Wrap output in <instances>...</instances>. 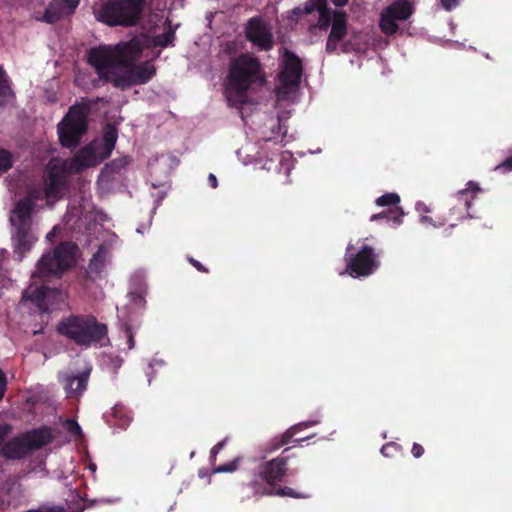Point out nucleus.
I'll use <instances>...</instances> for the list:
<instances>
[{"label": "nucleus", "mask_w": 512, "mask_h": 512, "mask_svg": "<svg viewBox=\"0 0 512 512\" xmlns=\"http://www.w3.org/2000/svg\"><path fill=\"white\" fill-rule=\"evenodd\" d=\"M11 426L9 424H0V455L8 459H20L29 453L28 446L24 435L21 434L12 438L3 444L4 438L10 433Z\"/></svg>", "instance_id": "4468645a"}, {"label": "nucleus", "mask_w": 512, "mask_h": 512, "mask_svg": "<svg viewBox=\"0 0 512 512\" xmlns=\"http://www.w3.org/2000/svg\"><path fill=\"white\" fill-rule=\"evenodd\" d=\"M319 422H320V419L316 418L314 420H308V421H305V422L295 425L289 431H287V433L282 437V439L276 445H274L272 450H276V449L280 448L282 445L286 444L288 441L287 438L293 436L295 433H297L301 429L317 425Z\"/></svg>", "instance_id": "393cba45"}, {"label": "nucleus", "mask_w": 512, "mask_h": 512, "mask_svg": "<svg viewBox=\"0 0 512 512\" xmlns=\"http://www.w3.org/2000/svg\"><path fill=\"white\" fill-rule=\"evenodd\" d=\"M413 13L411 4L406 0H395L386 7L380 16V28L382 32L391 35L397 32L399 21L407 20Z\"/></svg>", "instance_id": "ddd939ff"}, {"label": "nucleus", "mask_w": 512, "mask_h": 512, "mask_svg": "<svg viewBox=\"0 0 512 512\" xmlns=\"http://www.w3.org/2000/svg\"><path fill=\"white\" fill-rule=\"evenodd\" d=\"M502 169L504 171H511L512 170V155L507 158L503 163L497 165L495 167V170Z\"/></svg>", "instance_id": "ea45409f"}, {"label": "nucleus", "mask_w": 512, "mask_h": 512, "mask_svg": "<svg viewBox=\"0 0 512 512\" xmlns=\"http://www.w3.org/2000/svg\"><path fill=\"white\" fill-rule=\"evenodd\" d=\"M58 231V226H54L50 232L47 233L46 239L52 241Z\"/></svg>", "instance_id": "de8ad7c7"}, {"label": "nucleus", "mask_w": 512, "mask_h": 512, "mask_svg": "<svg viewBox=\"0 0 512 512\" xmlns=\"http://www.w3.org/2000/svg\"><path fill=\"white\" fill-rule=\"evenodd\" d=\"M57 331L81 346H103L108 342L106 325L93 316H70L58 324Z\"/></svg>", "instance_id": "39448f33"}, {"label": "nucleus", "mask_w": 512, "mask_h": 512, "mask_svg": "<svg viewBox=\"0 0 512 512\" xmlns=\"http://www.w3.org/2000/svg\"><path fill=\"white\" fill-rule=\"evenodd\" d=\"M77 246L71 242L61 243L54 252L44 254L37 263L32 278L58 275L76 263Z\"/></svg>", "instance_id": "1a4fd4ad"}, {"label": "nucleus", "mask_w": 512, "mask_h": 512, "mask_svg": "<svg viewBox=\"0 0 512 512\" xmlns=\"http://www.w3.org/2000/svg\"><path fill=\"white\" fill-rule=\"evenodd\" d=\"M292 155L289 152H283L281 154L280 169H285V173L289 174L291 170L290 160Z\"/></svg>", "instance_id": "c9c22d12"}, {"label": "nucleus", "mask_w": 512, "mask_h": 512, "mask_svg": "<svg viewBox=\"0 0 512 512\" xmlns=\"http://www.w3.org/2000/svg\"><path fill=\"white\" fill-rule=\"evenodd\" d=\"M251 488L253 489V493L255 495H277V496H290L295 498H303L305 495L295 493L291 488L285 487V488H278L276 489L274 487H267L263 490H260L257 488L256 483H252Z\"/></svg>", "instance_id": "5701e85b"}, {"label": "nucleus", "mask_w": 512, "mask_h": 512, "mask_svg": "<svg viewBox=\"0 0 512 512\" xmlns=\"http://www.w3.org/2000/svg\"><path fill=\"white\" fill-rule=\"evenodd\" d=\"M7 389V378L5 373L0 369V401L3 399Z\"/></svg>", "instance_id": "4c0bfd02"}, {"label": "nucleus", "mask_w": 512, "mask_h": 512, "mask_svg": "<svg viewBox=\"0 0 512 512\" xmlns=\"http://www.w3.org/2000/svg\"><path fill=\"white\" fill-rule=\"evenodd\" d=\"M113 414L116 418H119L118 424L122 428H125L131 421V418L128 415L123 414V417H122V410L118 406H115L113 408Z\"/></svg>", "instance_id": "473e14b6"}, {"label": "nucleus", "mask_w": 512, "mask_h": 512, "mask_svg": "<svg viewBox=\"0 0 512 512\" xmlns=\"http://www.w3.org/2000/svg\"><path fill=\"white\" fill-rule=\"evenodd\" d=\"M424 453V449L423 447L418 444V443H414L413 444V447H412V454L415 458H419L423 455Z\"/></svg>", "instance_id": "79ce46f5"}, {"label": "nucleus", "mask_w": 512, "mask_h": 512, "mask_svg": "<svg viewBox=\"0 0 512 512\" xmlns=\"http://www.w3.org/2000/svg\"><path fill=\"white\" fill-rule=\"evenodd\" d=\"M12 155L9 151L0 148V174L12 167Z\"/></svg>", "instance_id": "7c9ffc66"}, {"label": "nucleus", "mask_w": 512, "mask_h": 512, "mask_svg": "<svg viewBox=\"0 0 512 512\" xmlns=\"http://www.w3.org/2000/svg\"><path fill=\"white\" fill-rule=\"evenodd\" d=\"M65 293L59 289L29 286L23 292V300L31 301L41 312L58 309L65 300Z\"/></svg>", "instance_id": "f8f14e48"}, {"label": "nucleus", "mask_w": 512, "mask_h": 512, "mask_svg": "<svg viewBox=\"0 0 512 512\" xmlns=\"http://www.w3.org/2000/svg\"><path fill=\"white\" fill-rule=\"evenodd\" d=\"M399 449V446L395 443H387L385 444L382 449H381V453L388 457V456H391L394 452H397Z\"/></svg>", "instance_id": "e433bc0d"}, {"label": "nucleus", "mask_w": 512, "mask_h": 512, "mask_svg": "<svg viewBox=\"0 0 512 512\" xmlns=\"http://www.w3.org/2000/svg\"><path fill=\"white\" fill-rule=\"evenodd\" d=\"M129 297H130V303L133 307L141 308L144 306L145 299H144V295L142 292H139V293L130 292Z\"/></svg>", "instance_id": "72a5a7b5"}, {"label": "nucleus", "mask_w": 512, "mask_h": 512, "mask_svg": "<svg viewBox=\"0 0 512 512\" xmlns=\"http://www.w3.org/2000/svg\"><path fill=\"white\" fill-rule=\"evenodd\" d=\"M261 168L266 169V170H270V166L268 165L267 162L263 163Z\"/></svg>", "instance_id": "603ef678"}, {"label": "nucleus", "mask_w": 512, "mask_h": 512, "mask_svg": "<svg viewBox=\"0 0 512 512\" xmlns=\"http://www.w3.org/2000/svg\"><path fill=\"white\" fill-rule=\"evenodd\" d=\"M352 245L347 246V272L350 276L365 277L372 274L379 267V260L373 249L363 245L355 255L351 253Z\"/></svg>", "instance_id": "9b49d317"}, {"label": "nucleus", "mask_w": 512, "mask_h": 512, "mask_svg": "<svg viewBox=\"0 0 512 512\" xmlns=\"http://www.w3.org/2000/svg\"><path fill=\"white\" fill-rule=\"evenodd\" d=\"M65 427L68 432L74 436H80L82 433L80 425L74 420H67L65 422Z\"/></svg>", "instance_id": "f704fd0d"}, {"label": "nucleus", "mask_w": 512, "mask_h": 512, "mask_svg": "<svg viewBox=\"0 0 512 512\" xmlns=\"http://www.w3.org/2000/svg\"><path fill=\"white\" fill-rule=\"evenodd\" d=\"M240 458H235L230 463L220 465L217 468L214 469V473H227V472H234L239 465Z\"/></svg>", "instance_id": "2f4dec72"}, {"label": "nucleus", "mask_w": 512, "mask_h": 512, "mask_svg": "<svg viewBox=\"0 0 512 512\" xmlns=\"http://www.w3.org/2000/svg\"><path fill=\"white\" fill-rule=\"evenodd\" d=\"M26 512H64V509L61 507H41L37 510H29Z\"/></svg>", "instance_id": "a19ab883"}, {"label": "nucleus", "mask_w": 512, "mask_h": 512, "mask_svg": "<svg viewBox=\"0 0 512 512\" xmlns=\"http://www.w3.org/2000/svg\"><path fill=\"white\" fill-rule=\"evenodd\" d=\"M462 0H441V5L447 11H451L456 8Z\"/></svg>", "instance_id": "58836bf2"}, {"label": "nucleus", "mask_w": 512, "mask_h": 512, "mask_svg": "<svg viewBox=\"0 0 512 512\" xmlns=\"http://www.w3.org/2000/svg\"><path fill=\"white\" fill-rule=\"evenodd\" d=\"M129 163L128 159L126 157L113 160L111 163L107 164L104 169L102 170L100 177L108 176L112 174L117 169L125 167Z\"/></svg>", "instance_id": "c85d7f7f"}, {"label": "nucleus", "mask_w": 512, "mask_h": 512, "mask_svg": "<svg viewBox=\"0 0 512 512\" xmlns=\"http://www.w3.org/2000/svg\"><path fill=\"white\" fill-rule=\"evenodd\" d=\"M479 191H480V187L478 186V184L470 181V182L467 183L466 189L460 190L457 193V197H458L459 200L464 202V206L468 209L470 207V205H471V200H469L467 198L468 192L477 193Z\"/></svg>", "instance_id": "cd10ccee"}, {"label": "nucleus", "mask_w": 512, "mask_h": 512, "mask_svg": "<svg viewBox=\"0 0 512 512\" xmlns=\"http://www.w3.org/2000/svg\"><path fill=\"white\" fill-rule=\"evenodd\" d=\"M288 116L285 115V114H281V115H278V131L276 132L275 129H274V126H272V131H271V136H263L262 137V142L264 145H268L269 143H273V144H281L282 145V142L284 140V136L283 135H280V130H281V125H280V122L283 120V119H287Z\"/></svg>", "instance_id": "bb28decb"}, {"label": "nucleus", "mask_w": 512, "mask_h": 512, "mask_svg": "<svg viewBox=\"0 0 512 512\" xmlns=\"http://www.w3.org/2000/svg\"><path fill=\"white\" fill-rule=\"evenodd\" d=\"M302 77L300 59L289 51H285L281 60V72L276 86L278 102L293 103Z\"/></svg>", "instance_id": "6e6552de"}, {"label": "nucleus", "mask_w": 512, "mask_h": 512, "mask_svg": "<svg viewBox=\"0 0 512 512\" xmlns=\"http://www.w3.org/2000/svg\"><path fill=\"white\" fill-rule=\"evenodd\" d=\"M109 260V248L101 245L89 263L90 273L100 274Z\"/></svg>", "instance_id": "412c9836"}, {"label": "nucleus", "mask_w": 512, "mask_h": 512, "mask_svg": "<svg viewBox=\"0 0 512 512\" xmlns=\"http://www.w3.org/2000/svg\"><path fill=\"white\" fill-rule=\"evenodd\" d=\"M257 161H259L260 163L263 161V158L262 156L259 154L258 158H257Z\"/></svg>", "instance_id": "5fc2aeb1"}, {"label": "nucleus", "mask_w": 512, "mask_h": 512, "mask_svg": "<svg viewBox=\"0 0 512 512\" xmlns=\"http://www.w3.org/2000/svg\"><path fill=\"white\" fill-rule=\"evenodd\" d=\"M400 203V197L396 193H387L382 195L376 199V204L378 206H388L395 205L394 209H391L386 212H381L378 214H373L370 217V221H376L378 219H387L388 222H392L394 227L399 226L402 223V219L404 217V212L401 207L398 206Z\"/></svg>", "instance_id": "dca6fc26"}, {"label": "nucleus", "mask_w": 512, "mask_h": 512, "mask_svg": "<svg viewBox=\"0 0 512 512\" xmlns=\"http://www.w3.org/2000/svg\"><path fill=\"white\" fill-rule=\"evenodd\" d=\"M416 210L419 213H428V212H430L429 207L425 203H423V202H417L416 203Z\"/></svg>", "instance_id": "c03bdc74"}, {"label": "nucleus", "mask_w": 512, "mask_h": 512, "mask_svg": "<svg viewBox=\"0 0 512 512\" xmlns=\"http://www.w3.org/2000/svg\"><path fill=\"white\" fill-rule=\"evenodd\" d=\"M246 36L260 50H270L273 46V35L270 28L259 18H252L246 26Z\"/></svg>", "instance_id": "2eb2a0df"}, {"label": "nucleus", "mask_w": 512, "mask_h": 512, "mask_svg": "<svg viewBox=\"0 0 512 512\" xmlns=\"http://www.w3.org/2000/svg\"><path fill=\"white\" fill-rule=\"evenodd\" d=\"M107 157L109 156L104 154L101 142L94 140L70 160L51 159L46 165L44 174V193L47 205L53 206L65 195L70 174L95 166Z\"/></svg>", "instance_id": "f03ea898"}, {"label": "nucleus", "mask_w": 512, "mask_h": 512, "mask_svg": "<svg viewBox=\"0 0 512 512\" xmlns=\"http://www.w3.org/2000/svg\"><path fill=\"white\" fill-rule=\"evenodd\" d=\"M265 77L258 59L250 54L235 58L229 67L225 82V96L228 105L242 109L247 101L246 93L262 87Z\"/></svg>", "instance_id": "20e7f679"}, {"label": "nucleus", "mask_w": 512, "mask_h": 512, "mask_svg": "<svg viewBox=\"0 0 512 512\" xmlns=\"http://www.w3.org/2000/svg\"><path fill=\"white\" fill-rule=\"evenodd\" d=\"M91 368L85 369L78 375L64 373L59 375V380L63 384L64 390L68 397L78 398L87 388L88 378Z\"/></svg>", "instance_id": "f3484780"}, {"label": "nucleus", "mask_w": 512, "mask_h": 512, "mask_svg": "<svg viewBox=\"0 0 512 512\" xmlns=\"http://www.w3.org/2000/svg\"><path fill=\"white\" fill-rule=\"evenodd\" d=\"M208 181L212 188H216L218 186V181L214 174H209Z\"/></svg>", "instance_id": "a18cd8bd"}, {"label": "nucleus", "mask_w": 512, "mask_h": 512, "mask_svg": "<svg viewBox=\"0 0 512 512\" xmlns=\"http://www.w3.org/2000/svg\"><path fill=\"white\" fill-rule=\"evenodd\" d=\"M167 23L168 29L154 37L141 35L128 42L91 48L87 55L88 63L100 78L113 83L116 87L125 88L148 82L156 73L152 61L140 65H134V62L143 55L149 57L148 53H144L148 48H165L173 45L178 24L172 28L168 20Z\"/></svg>", "instance_id": "f257e3e1"}, {"label": "nucleus", "mask_w": 512, "mask_h": 512, "mask_svg": "<svg viewBox=\"0 0 512 512\" xmlns=\"http://www.w3.org/2000/svg\"><path fill=\"white\" fill-rule=\"evenodd\" d=\"M190 261L197 270L206 272V269L202 266V264L200 262H198L194 259H191Z\"/></svg>", "instance_id": "09e8293b"}, {"label": "nucleus", "mask_w": 512, "mask_h": 512, "mask_svg": "<svg viewBox=\"0 0 512 512\" xmlns=\"http://www.w3.org/2000/svg\"><path fill=\"white\" fill-rule=\"evenodd\" d=\"M137 232L140 233V234H143V227H138L137 228Z\"/></svg>", "instance_id": "864d4df0"}, {"label": "nucleus", "mask_w": 512, "mask_h": 512, "mask_svg": "<svg viewBox=\"0 0 512 512\" xmlns=\"http://www.w3.org/2000/svg\"><path fill=\"white\" fill-rule=\"evenodd\" d=\"M332 2L336 5V6H344L347 4L348 0H332Z\"/></svg>", "instance_id": "8fccbe9b"}, {"label": "nucleus", "mask_w": 512, "mask_h": 512, "mask_svg": "<svg viewBox=\"0 0 512 512\" xmlns=\"http://www.w3.org/2000/svg\"><path fill=\"white\" fill-rule=\"evenodd\" d=\"M225 444H226V440H222V441L218 442L216 445H214L213 448L211 449L212 457L215 458L216 455L223 449Z\"/></svg>", "instance_id": "37998d69"}, {"label": "nucleus", "mask_w": 512, "mask_h": 512, "mask_svg": "<svg viewBox=\"0 0 512 512\" xmlns=\"http://www.w3.org/2000/svg\"><path fill=\"white\" fill-rule=\"evenodd\" d=\"M318 11V26L320 29H327L332 26L330 35L327 40L326 50L334 52L338 48V44L346 35V15L343 12L333 11L326 7V0H308L304 7H296L289 12V18L294 16L297 18L303 14H310Z\"/></svg>", "instance_id": "423d86ee"}, {"label": "nucleus", "mask_w": 512, "mask_h": 512, "mask_svg": "<svg viewBox=\"0 0 512 512\" xmlns=\"http://www.w3.org/2000/svg\"><path fill=\"white\" fill-rule=\"evenodd\" d=\"M116 139H117L116 129L113 126L108 125L104 130L103 139L99 140L101 142V148L103 149L104 154L110 156V154L115 146Z\"/></svg>", "instance_id": "b1692460"}, {"label": "nucleus", "mask_w": 512, "mask_h": 512, "mask_svg": "<svg viewBox=\"0 0 512 512\" xmlns=\"http://www.w3.org/2000/svg\"><path fill=\"white\" fill-rule=\"evenodd\" d=\"M78 5L79 0H53L46 9L43 19L48 23H53L72 14Z\"/></svg>", "instance_id": "6ab92c4d"}, {"label": "nucleus", "mask_w": 512, "mask_h": 512, "mask_svg": "<svg viewBox=\"0 0 512 512\" xmlns=\"http://www.w3.org/2000/svg\"><path fill=\"white\" fill-rule=\"evenodd\" d=\"M13 97L7 75L4 70L0 67V106L10 101Z\"/></svg>", "instance_id": "a878e982"}, {"label": "nucleus", "mask_w": 512, "mask_h": 512, "mask_svg": "<svg viewBox=\"0 0 512 512\" xmlns=\"http://www.w3.org/2000/svg\"><path fill=\"white\" fill-rule=\"evenodd\" d=\"M87 108L74 105L66 117L58 124V135L62 146L72 148L78 145L87 128Z\"/></svg>", "instance_id": "9d476101"}, {"label": "nucleus", "mask_w": 512, "mask_h": 512, "mask_svg": "<svg viewBox=\"0 0 512 512\" xmlns=\"http://www.w3.org/2000/svg\"><path fill=\"white\" fill-rule=\"evenodd\" d=\"M160 200H161V199L157 200V204H156V206L154 207L153 211H155V209L157 208V206L160 204Z\"/></svg>", "instance_id": "6e6d98bb"}, {"label": "nucleus", "mask_w": 512, "mask_h": 512, "mask_svg": "<svg viewBox=\"0 0 512 512\" xmlns=\"http://www.w3.org/2000/svg\"><path fill=\"white\" fill-rule=\"evenodd\" d=\"M83 218V209L80 205L70 204L63 218L70 230L80 229Z\"/></svg>", "instance_id": "4be33fe9"}, {"label": "nucleus", "mask_w": 512, "mask_h": 512, "mask_svg": "<svg viewBox=\"0 0 512 512\" xmlns=\"http://www.w3.org/2000/svg\"><path fill=\"white\" fill-rule=\"evenodd\" d=\"M88 468L92 472V474L96 472V465L94 463H90Z\"/></svg>", "instance_id": "3c124183"}, {"label": "nucleus", "mask_w": 512, "mask_h": 512, "mask_svg": "<svg viewBox=\"0 0 512 512\" xmlns=\"http://www.w3.org/2000/svg\"><path fill=\"white\" fill-rule=\"evenodd\" d=\"M44 198V189H30L28 194L16 203L11 212V244L19 261L31 251L38 240L37 225L32 220V214L40 207L37 202Z\"/></svg>", "instance_id": "7ed1b4c3"}, {"label": "nucleus", "mask_w": 512, "mask_h": 512, "mask_svg": "<svg viewBox=\"0 0 512 512\" xmlns=\"http://www.w3.org/2000/svg\"><path fill=\"white\" fill-rule=\"evenodd\" d=\"M26 440L29 452L37 450L47 444L53 439L52 429L49 427H41L23 433Z\"/></svg>", "instance_id": "aec40b11"}, {"label": "nucleus", "mask_w": 512, "mask_h": 512, "mask_svg": "<svg viewBox=\"0 0 512 512\" xmlns=\"http://www.w3.org/2000/svg\"><path fill=\"white\" fill-rule=\"evenodd\" d=\"M145 0L97 1L93 5L95 18L109 26H133L140 19Z\"/></svg>", "instance_id": "0eeeda50"}, {"label": "nucleus", "mask_w": 512, "mask_h": 512, "mask_svg": "<svg viewBox=\"0 0 512 512\" xmlns=\"http://www.w3.org/2000/svg\"><path fill=\"white\" fill-rule=\"evenodd\" d=\"M420 222H421L422 224H430V225H432V226H434V227H437V225H435V224H434V222H433L432 218H431V217H428V216H421V218H420Z\"/></svg>", "instance_id": "49530a36"}, {"label": "nucleus", "mask_w": 512, "mask_h": 512, "mask_svg": "<svg viewBox=\"0 0 512 512\" xmlns=\"http://www.w3.org/2000/svg\"><path fill=\"white\" fill-rule=\"evenodd\" d=\"M286 473V459L276 458L260 466L259 476L268 484L274 487L277 482L282 481Z\"/></svg>", "instance_id": "a211bd4d"}, {"label": "nucleus", "mask_w": 512, "mask_h": 512, "mask_svg": "<svg viewBox=\"0 0 512 512\" xmlns=\"http://www.w3.org/2000/svg\"><path fill=\"white\" fill-rule=\"evenodd\" d=\"M118 316L120 319L126 321V307H122L121 309H118ZM124 326H125V336L127 338V343H128V349L131 350L134 348V345H135L134 336H133L131 328L127 325V322L124 323Z\"/></svg>", "instance_id": "c756f323"}]
</instances>
